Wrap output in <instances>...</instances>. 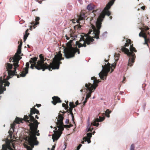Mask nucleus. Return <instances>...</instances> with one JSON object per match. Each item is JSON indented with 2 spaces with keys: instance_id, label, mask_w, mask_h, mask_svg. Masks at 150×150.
Returning a JSON list of instances; mask_svg holds the SVG:
<instances>
[{
  "instance_id": "60",
  "label": "nucleus",
  "mask_w": 150,
  "mask_h": 150,
  "mask_svg": "<svg viewBox=\"0 0 150 150\" xmlns=\"http://www.w3.org/2000/svg\"><path fill=\"white\" fill-rule=\"evenodd\" d=\"M123 79H124L122 81V82H123V81H124V80H125V77H124V78H123Z\"/></svg>"
},
{
  "instance_id": "61",
  "label": "nucleus",
  "mask_w": 150,
  "mask_h": 150,
  "mask_svg": "<svg viewBox=\"0 0 150 150\" xmlns=\"http://www.w3.org/2000/svg\"><path fill=\"white\" fill-rule=\"evenodd\" d=\"M95 133V131H94V132H93V133L92 134H94ZM91 133V134H92V133Z\"/></svg>"
},
{
  "instance_id": "29",
  "label": "nucleus",
  "mask_w": 150,
  "mask_h": 150,
  "mask_svg": "<svg viewBox=\"0 0 150 150\" xmlns=\"http://www.w3.org/2000/svg\"><path fill=\"white\" fill-rule=\"evenodd\" d=\"M107 34V32L106 31L104 32L102 34V35L100 36V37H102L103 38L105 36H106V35Z\"/></svg>"
},
{
  "instance_id": "36",
  "label": "nucleus",
  "mask_w": 150,
  "mask_h": 150,
  "mask_svg": "<svg viewBox=\"0 0 150 150\" xmlns=\"http://www.w3.org/2000/svg\"><path fill=\"white\" fill-rule=\"evenodd\" d=\"M144 37L146 39V41L147 42L149 41V39L147 38H148V36L146 35Z\"/></svg>"
},
{
  "instance_id": "34",
  "label": "nucleus",
  "mask_w": 150,
  "mask_h": 150,
  "mask_svg": "<svg viewBox=\"0 0 150 150\" xmlns=\"http://www.w3.org/2000/svg\"><path fill=\"white\" fill-rule=\"evenodd\" d=\"M39 24V22H36L35 23H34V22H32L30 23V24L32 25L34 24V26L36 25Z\"/></svg>"
},
{
  "instance_id": "63",
  "label": "nucleus",
  "mask_w": 150,
  "mask_h": 150,
  "mask_svg": "<svg viewBox=\"0 0 150 150\" xmlns=\"http://www.w3.org/2000/svg\"><path fill=\"white\" fill-rule=\"evenodd\" d=\"M96 10H95H95H93V12H96Z\"/></svg>"
},
{
  "instance_id": "49",
  "label": "nucleus",
  "mask_w": 150,
  "mask_h": 150,
  "mask_svg": "<svg viewBox=\"0 0 150 150\" xmlns=\"http://www.w3.org/2000/svg\"><path fill=\"white\" fill-rule=\"evenodd\" d=\"M65 37H66V38L67 40H68L69 39V38L67 35H65Z\"/></svg>"
},
{
  "instance_id": "11",
  "label": "nucleus",
  "mask_w": 150,
  "mask_h": 150,
  "mask_svg": "<svg viewBox=\"0 0 150 150\" xmlns=\"http://www.w3.org/2000/svg\"><path fill=\"white\" fill-rule=\"evenodd\" d=\"M111 67L110 64L108 63L107 65L105 64V67L102 66V69L101 71L99 74L98 75L101 79H103L104 76H107V73L110 71V68Z\"/></svg>"
},
{
  "instance_id": "62",
  "label": "nucleus",
  "mask_w": 150,
  "mask_h": 150,
  "mask_svg": "<svg viewBox=\"0 0 150 150\" xmlns=\"http://www.w3.org/2000/svg\"><path fill=\"white\" fill-rule=\"evenodd\" d=\"M66 112H62V113H66Z\"/></svg>"
},
{
  "instance_id": "52",
  "label": "nucleus",
  "mask_w": 150,
  "mask_h": 150,
  "mask_svg": "<svg viewBox=\"0 0 150 150\" xmlns=\"http://www.w3.org/2000/svg\"><path fill=\"white\" fill-rule=\"evenodd\" d=\"M105 115H106V116H107L108 117H110L109 114H105Z\"/></svg>"
},
{
  "instance_id": "37",
  "label": "nucleus",
  "mask_w": 150,
  "mask_h": 150,
  "mask_svg": "<svg viewBox=\"0 0 150 150\" xmlns=\"http://www.w3.org/2000/svg\"><path fill=\"white\" fill-rule=\"evenodd\" d=\"M82 146L81 144H80L79 145L77 146V150H79L80 149V147L81 146Z\"/></svg>"
},
{
  "instance_id": "44",
  "label": "nucleus",
  "mask_w": 150,
  "mask_h": 150,
  "mask_svg": "<svg viewBox=\"0 0 150 150\" xmlns=\"http://www.w3.org/2000/svg\"><path fill=\"white\" fill-rule=\"evenodd\" d=\"M55 148V145H53L52 146V147L51 149V150H54Z\"/></svg>"
},
{
  "instance_id": "22",
  "label": "nucleus",
  "mask_w": 150,
  "mask_h": 150,
  "mask_svg": "<svg viewBox=\"0 0 150 150\" xmlns=\"http://www.w3.org/2000/svg\"><path fill=\"white\" fill-rule=\"evenodd\" d=\"M73 108L70 107L69 108V111L70 112V114L71 115V116L72 118V121L74 122V123L75 122H74V116H73V113L72 112V108Z\"/></svg>"
},
{
  "instance_id": "59",
  "label": "nucleus",
  "mask_w": 150,
  "mask_h": 150,
  "mask_svg": "<svg viewBox=\"0 0 150 150\" xmlns=\"http://www.w3.org/2000/svg\"><path fill=\"white\" fill-rule=\"evenodd\" d=\"M17 76L18 78H19V76L17 74Z\"/></svg>"
},
{
  "instance_id": "39",
  "label": "nucleus",
  "mask_w": 150,
  "mask_h": 150,
  "mask_svg": "<svg viewBox=\"0 0 150 150\" xmlns=\"http://www.w3.org/2000/svg\"><path fill=\"white\" fill-rule=\"evenodd\" d=\"M22 43L21 42L20 43V45H19L18 46V49L20 48V49H21V47L22 46Z\"/></svg>"
},
{
  "instance_id": "23",
  "label": "nucleus",
  "mask_w": 150,
  "mask_h": 150,
  "mask_svg": "<svg viewBox=\"0 0 150 150\" xmlns=\"http://www.w3.org/2000/svg\"><path fill=\"white\" fill-rule=\"evenodd\" d=\"M115 0H111L107 5V6H108V8H110V7L113 4Z\"/></svg>"
},
{
  "instance_id": "40",
  "label": "nucleus",
  "mask_w": 150,
  "mask_h": 150,
  "mask_svg": "<svg viewBox=\"0 0 150 150\" xmlns=\"http://www.w3.org/2000/svg\"><path fill=\"white\" fill-rule=\"evenodd\" d=\"M40 20V18L38 17H37L35 19V21H38Z\"/></svg>"
},
{
  "instance_id": "26",
  "label": "nucleus",
  "mask_w": 150,
  "mask_h": 150,
  "mask_svg": "<svg viewBox=\"0 0 150 150\" xmlns=\"http://www.w3.org/2000/svg\"><path fill=\"white\" fill-rule=\"evenodd\" d=\"M119 55V54L114 55V57H115V59L116 62L118 60Z\"/></svg>"
},
{
  "instance_id": "41",
  "label": "nucleus",
  "mask_w": 150,
  "mask_h": 150,
  "mask_svg": "<svg viewBox=\"0 0 150 150\" xmlns=\"http://www.w3.org/2000/svg\"><path fill=\"white\" fill-rule=\"evenodd\" d=\"M69 120L68 119H67L65 121V123L66 124H68L69 123Z\"/></svg>"
},
{
  "instance_id": "21",
  "label": "nucleus",
  "mask_w": 150,
  "mask_h": 150,
  "mask_svg": "<svg viewBox=\"0 0 150 150\" xmlns=\"http://www.w3.org/2000/svg\"><path fill=\"white\" fill-rule=\"evenodd\" d=\"M87 124L88 125L86 129V130L87 131V132H88L89 131L91 132V129L90 128V122L89 118H88V120Z\"/></svg>"
},
{
  "instance_id": "3",
  "label": "nucleus",
  "mask_w": 150,
  "mask_h": 150,
  "mask_svg": "<svg viewBox=\"0 0 150 150\" xmlns=\"http://www.w3.org/2000/svg\"><path fill=\"white\" fill-rule=\"evenodd\" d=\"M62 54L61 53L60 51H59L58 54H57L54 56V57L52 59L53 61L51 62L50 65H49L46 63H44V62L45 61L44 58L42 54L39 55L41 61H38V62H42V71H44L45 69H48L49 70H51V68L52 69H58L59 68L60 64L59 61L63 59L62 57Z\"/></svg>"
},
{
  "instance_id": "48",
  "label": "nucleus",
  "mask_w": 150,
  "mask_h": 150,
  "mask_svg": "<svg viewBox=\"0 0 150 150\" xmlns=\"http://www.w3.org/2000/svg\"><path fill=\"white\" fill-rule=\"evenodd\" d=\"M145 6H143L141 7V8L143 10H144L145 9Z\"/></svg>"
},
{
  "instance_id": "53",
  "label": "nucleus",
  "mask_w": 150,
  "mask_h": 150,
  "mask_svg": "<svg viewBox=\"0 0 150 150\" xmlns=\"http://www.w3.org/2000/svg\"><path fill=\"white\" fill-rule=\"evenodd\" d=\"M147 36H148V37H149L150 35V33H149V32H148L147 33V35H146Z\"/></svg>"
},
{
  "instance_id": "10",
  "label": "nucleus",
  "mask_w": 150,
  "mask_h": 150,
  "mask_svg": "<svg viewBox=\"0 0 150 150\" xmlns=\"http://www.w3.org/2000/svg\"><path fill=\"white\" fill-rule=\"evenodd\" d=\"M97 86L98 85L95 83L94 85H92L90 83L85 84V87L86 88H85L84 90L87 91L86 92V93H87L88 91L89 92L86 95V97L85 98L87 100L90 97L91 93L93 91V90L95 89Z\"/></svg>"
},
{
  "instance_id": "15",
  "label": "nucleus",
  "mask_w": 150,
  "mask_h": 150,
  "mask_svg": "<svg viewBox=\"0 0 150 150\" xmlns=\"http://www.w3.org/2000/svg\"><path fill=\"white\" fill-rule=\"evenodd\" d=\"M98 118H95L94 120H93L92 122H91V124H92L93 123H96V122H101L103 121L105 119V117H102L100 116H99Z\"/></svg>"
},
{
  "instance_id": "8",
  "label": "nucleus",
  "mask_w": 150,
  "mask_h": 150,
  "mask_svg": "<svg viewBox=\"0 0 150 150\" xmlns=\"http://www.w3.org/2000/svg\"><path fill=\"white\" fill-rule=\"evenodd\" d=\"M21 53V49L20 48L18 49L16 53L13 57V60L12 61V62L14 63V70L8 71V73H11L12 74H14L16 71L17 68L19 67V65L18 63L19 61L21 59V57L19 54H20Z\"/></svg>"
},
{
  "instance_id": "12",
  "label": "nucleus",
  "mask_w": 150,
  "mask_h": 150,
  "mask_svg": "<svg viewBox=\"0 0 150 150\" xmlns=\"http://www.w3.org/2000/svg\"><path fill=\"white\" fill-rule=\"evenodd\" d=\"M29 62H27L26 64V68L25 69L24 71H22L21 73L20 74L21 76L22 77H25L26 75L28 73V69L29 68Z\"/></svg>"
},
{
  "instance_id": "4",
  "label": "nucleus",
  "mask_w": 150,
  "mask_h": 150,
  "mask_svg": "<svg viewBox=\"0 0 150 150\" xmlns=\"http://www.w3.org/2000/svg\"><path fill=\"white\" fill-rule=\"evenodd\" d=\"M60 114H59L56 118L57 119V122H56L57 127L58 128L57 130V128L54 127L55 128V130L54 131V133H57V134H54L52 136V139L53 142H54L55 140H58L61 134H62V132L64 130V127L70 128L71 126L68 125H64L63 124V120L64 119L63 115Z\"/></svg>"
},
{
  "instance_id": "5",
  "label": "nucleus",
  "mask_w": 150,
  "mask_h": 150,
  "mask_svg": "<svg viewBox=\"0 0 150 150\" xmlns=\"http://www.w3.org/2000/svg\"><path fill=\"white\" fill-rule=\"evenodd\" d=\"M6 70L7 71V73L8 76L6 79H5L6 75H4L3 77H0V94L3 93L4 91L6 90V88L5 87L6 86H9L10 84V83L7 81L11 77L10 76L11 75H14L17 73L16 71L14 74H11V73H8V71H12L11 70L12 68L13 65L12 64H10L8 63H7L6 64Z\"/></svg>"
},
{
  "instance_id": "16",
  "label": "nucleus",
  "mask_w": 150,
  "mask_h": 150,
  "mask_svg": "<svg viewBox=\"0 0 150 150\" xmlns=\"http://www.w3.org/2000/svg\"><path fill=\"white\" fill-rule=\"evenodd\" d=\"M85 14H81L79 17L78 19L76 20V22L80 24H81V23L79 22V21H82V23H83V21L85 19Z\"/></svg>"
},
{
  "instance_id": "9",
  "label": "nucleus",
  "mask_w": 150,
  "mask_h": 150,
  "mask_svg": "<svg viewBox=\"0 0 150 150\" xmlns=\"http://www.w3.org/2000/svg\"><path fill=\"white\" fill-rule=\"evenodd\" d=\"M37 59V57L32 58H31L30 60L29 61V62L31 64L30 68L33 69H34V67H35V69L38 70L41 69H42V62H36Z\"/></svg>"
},
{
  "instance_id": "50",
  "label": "nucleus",
  "mask_w": 150,
  "mask_h": 150,
  "mask_svg": "<svg viewBox=\"0 0 150 150\" xmlns=\"http://www.w3.org/2000/svg\"><path fill=\"white\" fill-rule=\"evenodd\" d=\"M75 104H76V106L79 104L78 101V100L76 101Z\"/></svg>"
},
{
  "instance_id": "46",
  "label": "nucleus",
  "mask_w": 150,
  "mask_h": 150,
  "mask_svg": "<svg viewBox=\"0 0 150 150\" xmlns=\"http://www.w3.org/2000/svg\"><path fill=\"white\" fill-rule=\"evenodd\" d=\"M95 82H96L97 83H98L99 82V81H98L97 80H96V81L95 80H93V83H94Z\"/></svg>"
},
{
  "instance_id": "1",
  "label": "nucleus",
  "mask_w": 150,
  "mask_h": 150,
  "mask_svg": "<svg viewBox=\"0 0 150 150\" xmlns=\"http://www.w3.org/2000/svg\"><path fill=\"white\" fill-rule=\"evenodd\" d=\"M30 113L28 115V116L24 115L23 119L16 117V118L15 122L17 123H19V122H22V121L24 120L25 121L29 123L28 125L30 127V131H29V136L27 137L26 140L28 141L29 144L30 145H37L38 143V142L34 144V142L36 141L37 137L36 135L39 136L40 133L39 130H37L39 122L37 120H35L34 116L32 115L33 114L36 113L38 114L39 113V111L36 109L34 108L33 109L31 108Z\"/></svg>"
},
{
  "instance_id": "25",
  "label": "nucleus",
  "mask_w": 150,
  "mask_h": 150,
  "mask_svg": "<svg viewBox=\"0 0 150 150\" xmlns=\"http://www.w3.org/2000/svg\"><path fill=\"white\" fill-rule=\"evenodd\" d=\"M130 40H126V42L125 43V47H128L129 46V45L131 44L130 41Z\"/></svg>"
},
{
  "instance_id": "27",
  "label": "nucleus",
  "mask_w": 150,
  "mask_h": 150,
  "mask_svg": "<svg viewBox=\"0 0 150 150\" xmlns=\"http://www.w3.org/2000/svg\"><path fill=\"white\" fill-rule=\"evenodd\" d=\"M69 105L70 107H72V108H75V107L76 106V105H74L73 103V102H70Z\"/></svg>"
},
{
  "instance_id": "42",
  "label": "nucleus",
  "mask_w": 150,
  "mask_h": 150,
  "mask_svg": "<svg viewBox=\"0 0 150 150\" xmlns=\"http://www.w3.org/2000/svg\"><path fill=\"white\" fill-rule=\"evenodd\" d=\"M144 38V41H145L144 44H147V46H148V45L147 43V42H146V39H145V38Z\"/></svg>"
},
{
  "instance_id": "64",
  "label": "nucleus",
  "mask_w": 150,
  "mask_h": 150,
  "mask_svg": "<svg viewBox=\"0 0 150 150\" xmlns=\"http://www.w3.org/2000/svg\"><path fill=\"white\" fill-rule=\"evenodd\" d=\"M70 126H71V127L72 126V125L71 124H70L69 125Z\"/></svg>"
},
{
  "instance_id": "51",
  "label": "nucleus",
  "mask_w": 150,
  "mask_h": 150,
  "mask_svg": "<svg viewBox=\"0 0 150 150\" xmlns=\"http://www.w3.org/2000/svg\"><path fill=\"white\" fill-rule=\"evenodd\" d=\"M145 28L146 30H149V28L148 27H145Z\"/></svg>"
},
{
  "instance_id": "54",
  "label": "nucleus",
  "mask_w": 150,
  "mask_h": 150,
  "mask_svg": "<svg viewBox=\"0 0 150 150\" xmlns=\"http://www.w3.org/2000/svg\"><path fill=\"white\" fill-rule=\"evenodd\" d=\"M37 105L38 107H39L41 105L40 104H37Z\"/></svg>"
},
{
  "instance_id": "13",
  "label": "nucleus",
  "mask_w": 150,
  "mask_h": 150,
  "mask_svg": "<svg viewBox=\"0 0 150 150\" xmlns=\"http://www.w3.org/2000/svg\"><path fill=\"white\" fill-rule=\"evenodd\" d=\"M53 100L52 103L54 105H55L57 103L61 102L62 101L60 98L57 96H54L52 98Z\"/></svg>"
},
{
  "instance_id": "56",
  "label": "nucleus",
  "mask_w": 150,
  "mask_h": 150,
  "mask_svg": "<svg viewBox=\"0 0 150 150\" xmlns=\"http://www.w3.org/2000/svg\"><path fill=\"white\" fill-rule=\"evenodd\" d=\"M12 146H13V148L14 149H15V146L13 144H12Z\"/></svg>"
},
{
  "instance_id": "33",
  "label": "nucleus",
  "mask_w": 150,
  "mask_h": 150,
  "mask_svg": "<svg viewBox=\"0 0 150 150\" xmlns=\"http://www.w3.org/2000/svg\"><path fill=\"white\" fill-rule=\"evenodd\" d=\"M62 107L64 108H65V109H67L68 108V106H67V107H66V105L64 103H63L62 104Z\"/></svg>"
},
{
  "instance_id": "35",
  "label": "nucleus",
  "mask_w": 150,
  "mask_h": 150,
  "mask_svg": "<svg viewBox=\"0 0 150 150\" xmlns=\"http://www.w3.org/2000/svg\"><path fill=\"white\" fill-rule=\"evenodd\" d=\"M94 126H96V127H98L99 125V124L98 123H93L92 124Z\"/></svg>"
},
{
  "instance_id": "58",
  "label": "nucleus",
  "mask_w": 150,
  "mask_h": 150,
  "mask_svg": "<svg viewBox=\"0 0 150 150\" xmlns=\"http://www.w3.org/2000/svg\"><path fill=\"white\" fill-rule=\"evenodd\" d=\"M84 142H85V140L84 141H82V142H81V143H82V144H84Z\"/></svg>"
},
{
  "instance_id": "2",
  "label": "nucleus",
  "mask_w": 150,
  "mask_h": 150,
  "mask_svg": "<svg viewBox=\"0 0 150 150\" xmlns=\"http://www.w3.org/2000/svg\"><path fill=\"white\" fill-rule=\"evenodd\" d=\"M103 12L100 15L99 17L97 19L95 22V25L97 29L96 28L94 25H92L93 30L89 31L86 34H84L83 35H81V37L79 41L83 42V44L80 43L79 41L76 42V46H78L79 48L83 47H86V44L88 45H90L91 42H92L94 41L93 38H96V39L99 38V37L100 32L99 30L101 26V22L105 16L103 11Z\"/></svg>"
},
{
  "instance_id": "6",
  "label": "nucleus",
  "mask_w": 150,
  "mask_h": 150,
  "mask_svg": "<svg viewBox=\"0 0 150 150\" xmlns=\"http://www.w3.org/2000/svg\"><path fill=\"white\" fill-rule=\"evenodd\" d=\"M67 47H64V57L67 59H69L74 56L76 52L80 54L79 50L74 48L72 46V40H71L66 44Z\"/></svg>"
},
{
  "instance_id": "45",
  "label": "nucleus",
  "mask_w": 150,
  "mask_h": 150,
  "mask_svg": "<svg viewBox=\"0 0 150 150\" xmlns=\"http://www.w3.org/2000/svg\"><path fill=\"white\" fill-rule=\"evenodd\" d=\"M87 102V100L86 99H85L84 101L83 102V104L84 105H85V103H86V102Z\"/></svg>"
},
{
  "instance_id": "30",
  "label": "nucleus",
  "mask_w": 150,
  "mask_h": 150,
  "mask_svg": "<svg viewBox=\"0 0 150 150\" xmlns=\"http://www.w3.org/2000/svg\"><path fill=\"white\" fill-rule=\"evenodd\" d=\"M134 148L135 146L134 144H132L130 146V150H134Z\"/></svg>"
},
{
  "instance_id": "38",
  "label": "nucleus",
  "mask_w": 150,
  "mask_h": 150,
  "mask_svg": "<svg viewBox=\"0 0 150 150\" xmlns=\"http://www.w3.org/2000/svg\"><path fill=\"white\" fill-rule=\"evenodd\" d=\"M77 27L78 28H79H79H81V26L80 25H77L75 26H74V28H75V27Z\"/></svg>"
},
{
  "instance_id": "55",
  "label": "nucleus",
  "mask_w": 150,
  "mask_h": 150,
  "mask_svg": "<svg viewBox=\"0 0 150 150\" xmlns=\"http://www.w3.org/2000/svg\"><path fill=\"white\" fill-rule=\"evenodd\" d=\"M35 118L37 119H38L39 118L38 117V116L37 115H36L35 116Z\"/></svg>"
},
{
  "instance_id": "24",
  "label": "nucleus",
  "mask_w": 150,
  "mask_h": 150,
  "mask_svg": "<svg viewBox=\"0 0 150 150\" xmlns=\"http://www.w3.org/2000/svg\"><path fill=\"white\" fill-rule=\"evenodd\" d=\"M28 31V30H26L25 31V34L24 35L23 40L24 42H25L26 41L27 37L28 36V35L29 34V33H27Z\"/></svg>"
},
{
  "instance_id": "14",
  "label": "nucleus",
  "mask_w": 150,
  "mask_h": 150,
  "mask_svg": "<svg viewBox=\"0 0 150 150\" xmlns=\"http://www.w3.org/2000/svg\"><path fill=\"white\" fill-rule=\"evenodd\" d=\"M92 137V134L89 133L87 134V136L83 137V139L85 140V141H87L88 144L90 143L91 141L90 140Z\"/></svg>"
},
{
  "instance_id": "17",
  "label": "nucleus",
  "mask_w": 150,
  "mask_h": 150,
  "mask_svg": "<svg viewBox=\"0 0 150 150\" xmlns=\"http://www.w3.org/2000/svg\"><path fill=\"white\" fill-rule=\"evenodd\" d=\"M15 125V124L14 123H13L11 124V128L8 132V133L11 137V138L12 133L14 131V127Z\"/></svg>"
},
{
  "instance_id": "7",
  "label": "nucleus",
  "mask_w": 150,
  "mask_h": 150,
  "mask_svg": "<svg viewBox=\"0 0 150 150\" xmlns=\"http://www.w3.org/2000/svg\"><path fill=\"white\" fill-rule=\"evenodd\" d=\"M129 50L130 51H129L128 49L125 47H121L122 51L125 52L129 57V59L128 65L132 66V63L134 62V60L135 58V54L133 53V52H136L137 51L135 48L133 47V44L130 45Z\"/></svg>"
},
{
  "instance_id": "31",
  "label": "nucleus",
  "mask_w": 150,
  "mask_h": 150,
  "mask_svg": "<svg viewBox=\"0 0 150 150\" xmlns=\"http://www.w3.org/2000/svg\"><path fill=\"white\" fill-rule=\"evenodd\" d=\"M77 35H74L73 37H71V40H72V41L73 40H75V38H77Z\"/></svg>"
},
{
  "instance_id": "57",
  "label": "nucleus",
  "mask_w": 150,
  "mask_h": 150,
  "mask_svg": "<svg viewBox=\"0 0 150 150\" xmlns=\"http://www.w3.org/2000/svg\"><path fill=\"white\" fill-rule=\"evenodd\" d=\"M95 78V77H92L91 78V79L92 80H93Z\"/></svg>"
},
{
  "instance_id": "20",
  "label": "nucleus",
  "mask_w": 150,
  "mask_h": 150,
  "mask_svg": "<svg viewBox=\"0 0 150 150\" xmlns=\"http://www.w3.org/2000/svg\"><path fill=\"white\" fill-rule=\"evenodd\" d=\"M95 7V6L93 5V6H92L91 4H90L87 6L86 8L87 9L90 11L94 9Z\"/></svg>"
},
{
  "instance_id": "18",
  "label": "nucleus",
  "mask_w": 150,
  "mask_h": 150,
  "mask_svg": "<svg viewBox=\"0 0 150 150\" xmlns=\"http://www.w3.org/2000/svg\"><path fill=\"white\" fill-rule=\"evenodd\" d=\"M110 8H108V6H107L104 8L103 11L105 15H107L108 16H109L110 15V13L108 9Z\"/></svg>"
},
{
  "instance_id": "43",
  "label": "nucleus",
  "mask_w": 150,
  "mask_h": 150,
  "mask_svg": "<svg viewBox=\"0 0 150 150\" xmlns=\"http://www.w3.org/2000/svg\"><path fill=\"white\" fill-rule=\"evenodd\" d=\"M63 147H64L63 150H64L66 147V145L65 143L64 144V146H63Z\"/></svg>"
},
{
  "instance_id": "28",
  "label": "nucleus",
  "mask_w": 150,
  "mask_h": 150,
  "mask_svg": "<svg viewBox=\"0 0 150 150\" xmlns=\"http://www.w3.org/2000/svg\"><path fill=\"white\" fill-rule=\"evenodd\" d=\"M116 66V63H115V64H114V65H113V64H110V66H111V68H110V69H111V72H112V71H113V69H112V67H114V68H115V67Z\"/></svg>"
},
{
  "instance_id": "19",
  "label": "nucleus",
  "mask_w": 150,
  "mask_h": 150,
  "mask_svg": "<svg viewBox=\"0 0 150 150\" xmlns=\"http://www.w3.org/2000/svg\"><path fill=\"white\" fill-rule=\"evenodd\" d=\"M139 29L141 30V31L139 34V37H142L144 38L145 36L146 35V33L142 32L143 29L142 28H139Z\"/></svg>"
},
{
  "instance_id": "32",
  "label": "nucleus",
  "mask_w": 150,
  "mask_h": 150,
  "mask_svg": "<svg viewBox=\"0 0 150 150\" xmlns=\"http://www.w3.org/2000/svg\"><path fill=\"white\" fill-rule=\"evenodd\" d=\"M105 114H109L111 112V111H110L109 110L107 109L106 110L105 112Z\"/></svg>"
},
{
  "instance_id": "47",
  "label": "nucleus",
  "mask_w": 150,
  "mask_h": 150,
  "mask_svg": "<svg viewBox=\"0 0 150 150\" xmlns=\"http://www.w3.org/2000/svg\"><path fill=\"white\" fill-rule=\"evenodd\" d=\"M13 57L12 58V57H10L9 59V62H11V61L13 59Z\"/></svg>"
}]
</instances>
